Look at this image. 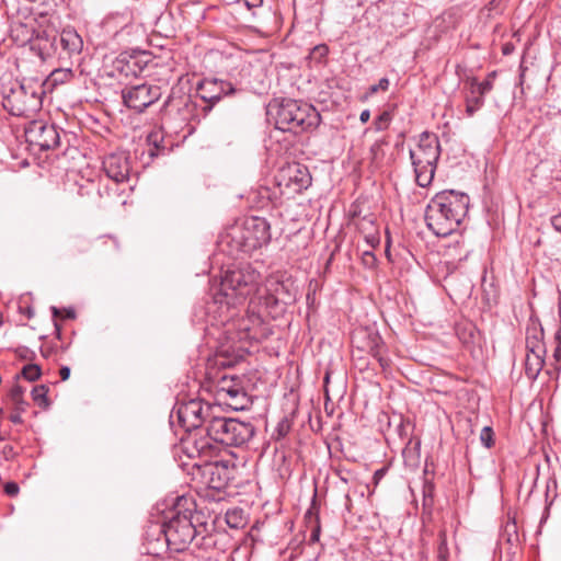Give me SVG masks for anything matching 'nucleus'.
<instances>
[{"instance_id": "f257e3e1", "label": "nucleus", "mask_w": 561, "mask_h": 561, "mask_svg": "<svg viewBox=\"0 0 561 561\" xmlns=\"http://www.w3.org/2000/svg\"><path fill=\"white\" fill-rule=\"evenodd\" d=\"M195 513V502L190 496H178L169 516L158 527L159 537L151 542L148 550L151 554H160V548L172 552H182L188 548L194 538L206 531V524Z\"/></svg>"}, {"instance_id": "f03ea898", "label": "nucleus", "mask_w": 561, "mask_h": 561, "mask_svg": "<svg viewBox=\"0 0 561 561\" xmlns=\"http://www.w3.org/2000/svg\"><path fill=\"white\" fill-rule=\"evenodd\" d=\"M261 274L252 265L244 264L228 268L221 276L218 291L213 296V306L221 310L222 322L229 320L231 307L259 296Z\"/></svg>"}, {"instance_id": "7ed1b4c3", "label": "nucleus", "mask_w": 561, "mask_h": 561, "mask_svg": "<svg viewBox=\"0 0 561 561\" xmlns=\"http://www.w3.org/2000/svg\"><path fill=\"white\" fill-rule=\"evenodd\" d=\"M469 196L456 191L437 193L428 203L425 220L430 230L438 237L451 234L466 217Z\"/></svg>"}, {"instance_id": "20e7f679", "label": "nucleus", "mask_w": 561, "mask_h": 561, "mask_svg": "<svg viewBox=\"0 0 561 561\" xmlns=\"http://www.w3.org/2000/svg\"><path fill=\"white\" fill-rule=\"evenodd\" d=\"M271 240V227L265 218L248 217L241 224L231 226L220 237V247L230 255L251 253Z\"/></svg>"}, {"instance_id": "39448f33", "label": "nucleus", "mask_w": 561, "mask_h": 561, "mask_svg": "<svg viewBox=\"0 0 561 561\" xmlns=\"http://www.w3.org/2000/svg\"><path fill=\"white\" fill-rule=\"evenodd\" d=\"M321 116L314 106L296 100H283L276 108L275 125L283 131L300 134L319 126Z\"/></svg>"}, {"instance_id": "423d86ee", "label": "nucleus", "mask_w": 561, "mask_h": 561, "mask_svg": "<svg viewBox=\"0 0 561 561\" xmlns=\"http://www.w3.org/2000/svg\"><path fill=\"white\" fill-rule=\"evenodd\" d=\"M439 156L438 137L427 131L422 133L415 148L410 150L415 181L421 187H426L432 183Z\"/></svg>"}, {"instance_id": "0eeeda50", "label": "nucleus", "mask_w": 561, "mask_h": 561, "mask_svg": "<svg viewBox=\"0 0 561 561\" xmlns=\"http://www.w3.org/2000/svg\"><path fill=\"white\" fill-rule=\"evenodd\" d=\"M291 286V283L271 276L260 286L259 296L251 300V305L261 306L266 316L277 318L285 311L287 305L295 301Z\"/></svg>"}, {"instance_id": "6e6552de", "label": "nucleus", "mask_w": 561, "mask_h": 561, "mask_svg": "<svg viewBox=\"0 0 561 561\" xmlns=\"http://www.w3.org/2000/svg\"><path fill=\"white\" fill-rule=\"evenodd\" d=\"M206 434L226 446H242L254 435V426L250 422L224 416H211L206 425Z\"/></svg>"}, {"instance_id": "1a4fd4ad", "label": "nucleus", "mask_w": 561, "mask_h": 561, "mask_svg": "<svg viewBox=\"0 0 561 561\" xmlns=\"http://www.w3.org/2000/svg\"><path fill=\"white\" fill-rule=\"evenodd\" d=\"M2 106L14 116H27L41 107L42 101L36 92L28 93L26 88L11 79L0 81Z\"/></svg>"}, {"instance_id": "9d476101", "label": "nucleus", "mask_w": 561, "mask_h": 561, "mask_svg": "<svg viewBox=\"0 0 561 561\" xmlns=\"http://www.w3.org/2000/svg\"><path fill=\"white\" fill-rule=\"evenodd\" d=\"M216 407L204 402L201 399H191L181 402L176 408V415L179 424L186 431L191 432L208 424L211 416H215Z\"/></svg>"}, {"instance_id": "9b49d317", "label": "nucleus", "mask_w": 561, "mask_h": 561, "mask_svg": "<svg viewBox=\"0 0 561 561\" xmlns=\"http://www.w3.org/2000/svg\"><path fill=\"white\" fill-rule=\"evenodd\" d=\"M275 183L282 194L301 193L311 184V175L308 168L298 162H291L278 169Z\"/></svg>"}, {"instance_id": "f8f14e48", "label": "nucleus", "mask_w": 561, "mask_h": 561, "mask_svg": "<svg viewBox=\"0 0 561 561\" xmlns=\"http://www.w3.org/2000/svg\"><path fill=\"white\" fill-rule=\"evenodd\" d=\"M217 397L233 410H243L250 403V399L236 376H222L217 385Z\"/></svg>"}, {"instance_id": "ddd939ff", "label": "nucleus", "mask_w": 561, "mask_h": 561, "mask_svg": "<svg viewBox=\"0 0 561 561\" xmlns=\"http://www.w3.org/2000/svg\"><path fill=\"white\" fill-rule=\"evenodd\" d=\"M160 96L161 92L157 85L146 83L125 88L122 91L124 104L139 113L144 112L148 106L157 102Z\"/></svg>"}, {"instance_id": "4468645a", "label": "nucleus", "mask_w": 561, "mask_h": 561, "mask_svg": "<svg viewBox=\"0 0 561 561\" xmlns=\"http://www.w3.org/2000/svg\"><path fill=\"white\" fill-rule=\"evenodd\" d=\"M25 137L30 145L45 151L55 149L59 145V133L57 128L41 121H34L25 129Z\"/></svg>"}, {"instance_id": "2eb2a0df", "label": "nucleus", "mask_w": 561, "mask_h": 561, "mask_svg": "<svg viewBox=\"0 0 561 561\" xmlns=\"http://www.w3.org/2000/svg\"><path fill=\"white\" fill-rule=\"evenodd\" d=\"M197 466L202 467L203 482L208 489L221 491L227 488L232 473L229 461L217 460Z\"/></svg>"}, {"instance_id": "dca6fc26", "label": "nucleus", "mask_w": 561, "mask_h": 561, "mask_svg": "<svg viewBox=\"0 0 561 561\" xmlns=\"http://www.w3.org/2000/svg\"><path fill=\"white\" fill-rule=\"evenodd\" d=\"M182 449L188 458H199L206 463L216 456L218 446L208 434L199 437L197 434H190L182 440Z\"/></svg>"}, {"instance_id": "f3484780", "label": "nucleus", "mask_w": 561, "mask_h": 561, "mask_svg": "<svg viewBox=\"0 0 561 561\" xmlns=\"http://www.w3.org/2000/svg\"><path fill=\"white\" fill-rule=\"evenodd\" d=\"M197 92L203 101L209 103L205 110L210 111L213 105L221 100L224 95L234 92L233 85L224 80L205 79L197 85Z\"/></svg>"}, {"instance_id": "a211bd4d", "label": "nucleus", "mask_w": 561, "mask_h": 561, "mask_svg": "<svg viewBox=\"0 0 561 561\" xmlns=\"http://www.w3.org/2000/svg\"><path fill=\"white\" fill-rule=\"evenodd\" d=\"M266 316L261 306L251 305L249 301L248 314L239 321V330L245 332V337L251 340H260L265 336V327L263 317Z\"/></svg>"}, {"instance_id": "6ab92c4d", "label": "nucleus", "mask_w": 561, "mask_h": 561, "mask_svg": "<svg viewBox=\"0 0 561 561\" xmlns=\"http://www.w3.org/2000/svg\"><path fill=\"white\" fill-rule=\"evenodd\" d=\"M103 169L113 181L121 183L128 180L130 173L129 158L125 152H115L105 157Z\"/></svg>"}, {"instance_id": "aec40b11", "label": "nucleus", "mask_w": 561, "mask_h": 561, "mask_svg": "<svg viewBox=\"0 0 561 561\" xmlns=\"http://www.w3.org/2000/svg\"><path fill=\"white\" fill-rule=\"evenodd\" d=\"M59 44L65 53L72 55L81 51L83 42L73 28H64L59 34Z\"/></svg>"}, {"instance_id": "412c9836", "label": "nucleus", "mask_w": 561, "mask_h": 561, "mask_svg": "<svg viewBox=\"0 0 561 561\" xmlns=\"http://www.w3.org/2000/svg\"><path fill=\"white\" fill-rule=\"evenodd\" d=\"M367 350L368 353L379 363L382 369H386L389 366L390 360L382 355L383 342L377 333L368 334Z\"/></svg>"}, {"instance_id": "4be33fe9", "label": "nucleus", "mask_w": 561, "mask_h": 561, "mask_svg": "<svg viewBox=\"0 0 561 561\" xmlns=\"http://www.w3.org/2000/svg\"><path fill=\"white\" fill-rule=\"evenodd\" d=\"M545 354H537L527 352L525 358V374L530 380H535L541 371L545 359Z\"/></svg>"}, {"instance_id": "5701e85b", "label": "nucleus", "mask_w": 561, "mask_h": 561, "mask_svg": "<svg viewBox=\"0 0 561 561\" xmlns=\"http://www.w3.org/2000/svg\"><path fill=\"white\" fill-rule=\"evenodd\" d=\"M484 104V95L478 93L474 88L470 87V93L466 96V112L468 116H472Z\"/></svg>"}, {"instance_id": "b1692460", "label": "nucleus", "mask_w": 561, "mask_h": 561, "mask_svg": "<svg viewBox=\"0 0 561 561\" xmlns=\"http://www.w3.org/2000/svg\"><path fill=\"white\" fill-rule=\"evenodd\" d=\"M306 519L308 520L309 525H310V530H311V534H310V542H317L319 541V538H320V533H321V527H320V522H319V517L318 515H314L311 510H309L307 513H306Z\"/></svg>"}, {"instance_id": "393cba45", "label": "nucleus", "mask_w": 561, "mask_h": 561, "mask_svg": "<svg viewBox=\"0 0 561 561\" xmlns=\"http://www.w3.org/2000/svg\"><path fill=\"white\" fill-rule=\"evenodd\" d=\"M47 393H48V388L45 385L36 386L32 390V399L39 407L47 408L49 404Z\"/></svg>"}, {"instance_id": "a878e982", "label": "nucleus", "mask_w": 561, "mask_h": 561, "mask_svg": "<svg viewBox=\"0 0 561 561\" xmlns=\"http://www.w3.org/2000/svg\"><path fill=\"white\" fill-rule=\"evenodd\" d=\"M24 389L15 385L11 388L9 392L10 400L15 404L16 409L20 411H24V405L26 404L23 399Z\"/></svg>"}, {"instance_id": "bb28decb", "label": "nucleus", "mask_w": 561, "mask_h": 561, "mask_svg": "<svg viewBox=\"0 0 561 561\" xmlns=\"http://www.w3.org/2000/svg\"><path fill=\"white\" fill-rule=\"evenodd\" d=\"M526 348L529 353L545 354L546 348L542 341L537 335H527L526 337Z\"/></svg>"}, {"instance_id": "cd10ccee", "label": "nucleus", "mask_w": 561, "mask_h": 561, "mask_svg": "<svg viewBox=\"0 0 561 561\" xmlns=\"http://www.w3.org/2000/svg\"><path fill=\"white\" fill-rule=\"evenodd\" d=\"M22 376L28 381H35L41 377V368L36 364H28L23 367Z\"/></svg>"}, {"instance_id": "c85d7f7f", "label": "nucleus", "mask_w": 561, "mask_h": 561, "mask_svg": "<svg viewBox=\"0 0 561 561\" xmlns=\"http://www.w3.org/2000/svg\"><path fill=\"white\" fill-rule=\"evenodd\" d=\"M226 522L231 528H239L242 523V513L239 510L228 511L226 514Z\"/></svg>"}, {"instance_id": "c756f323", "label": "nucleus", "mask_w": 561, "mask_h": 561, "mask_svg": "<svg viewBox=\"0 0 561 561\" xmlns=\"http://www.w3.org/2000/svg\"><path fill=\"white\" fill-rule=\"evenodd\" d=\"M438 537H439L438 558L440 559V561H446L449 556L446 530L445 529L440 530Z\"/></svg>"}, {"instance_id": "7c9ffc66", "label": "nucleus", "mask_w": 561, "mask_h": 561, "mask_svg": "<svg viewBox=\"0 0 561 561\" xmlns=\"http://www.w3.org/2000/svg\"><path fill=\"white\" fill-rule=\"evenodd\" d=\"M470 87L474 88L476 91L482 95L489 93L493 88V82L490 79H485L482 82H479L477 79H471Z\"/></svg>"}, {"instance_id": "2f4dec72", "label": "nucleus", "mask_w": 561, "mask_h": 561, "mask_svg": "<svg viewBox=\"0 0 561 561\" xmlns=\"http://www.w3.org/2000/svg\"><path fill=\"white\" fill-rule=\"evenodd\" d=\"M72 76L73 75L70 69H57L51 72L50 79L55 84H57L70 80Z\"/></svg>"}, {"instance_id": "473e14b6", "label": "nucleus", "mask_w": 561, "mask_h": 561, "mask_svg": "<svg viewBox=\"0 0 561 561\" xmlns=\"http://www.w3.org/2000/svg\"><path fill=\"white\" fill-rule=\"evenodd\" d=\"M391 118L392 117L389 112H382L374 122L376 130L381 131L387 129L390 125Z\"/></svg>"}, {"instance_id": "72a5a7b5", "label": "nucleus", "mask_w": 561, "mask_h": 561, "mask_svg": "<svg viewBox=\"0 0 561 561\" xmlns=\"http://www.w3.org/2000/svg\"><path fill=\"white\" fill-rule=\"evenodd\" d=\"M328 53H329L328 46L322 44V45L314 46L312 48L309 57L311 60L321 62V60L327 57Z\"/></svg>"}, {"instance_id": "f704fd0d", "label": "nucleus", "mask_w": 561, "mask_h": 561, "mask_svg": "<svg viewBox=\"0 0 561 561\" xmlns=\"http://www.w3.org/2000/svg\"><path fill=\"white\" fill-rule=\"evenodd\" d=\"M480 439L485 447L490 448L493 445L492 428L489 426L483 427L480 434Z\"/></svg>"}, {"instance_id": "c9c22d12", "label": "nucleus", "mask_w": 561, "mask_h": 561, "mask_svg": "<svg viewBox=\"0 0 561 561\" xmlns=\"http://www.w3.org/2000/svg\"><path fill=\"white\" fill-rule=\"evenodd\" d=\"M389 79L388 78H381L377 84H374L369 88L368 93L375 94L379 91H387L389 89Z\"/></svg>"}, {"instance_id": "e433bc0d", "label": "nucleus", "mask_w": 561, "mask_h": 561, "mask_svg": "<svg viewBox=\"0 0 561 561\" xmlns=\"http://www.w3.org/2000/svg\"><path fill=\"white\" fill-rule=\"evenodd\" d=\"M554 341H556V348H554L553 355L558 362H561V329L556 333Z\"/></svg>"}, {"instance_id": "4c0bfd02", "label": "nucleus", "mask_w": 561, "mask_h": 561, "mask_svg": "<svg viewBox=\"0 0 561 561\" xmlns=\"http://www.w3.org/2000/svg\"><path fill=\"white\" fill-rule=\"evenodd\" d=\"M19 491H20V488H19L18 483H15V482H7L4 484V492L9 496L18 495Z\"/></svg>"}, {"instance_id": "58836bf2", "label": "nucleus", "mask_w": 561, "mask_h": 561, "mask_svg": "<svg viewBox=\"0 0 561 561\" xmlns=\"http://www.w3.org/2000/svg\"><path fill=\"white\" fill-rule=\"evenodd\" d=\"M21 31H22V32H25V35H26V36H25V38L23 39V42H27V41H30V39H31V31L26 27V25L19 23V24H16V25L12 28V32H13V33H14V32H16V33H18V35H16L18 37H19V33H21Z\"/></svg>"}, {"instance_id": "ea45409f", "label": "nucleus", "mask_w": 561, "mask_h": 561, "mask_svg": "<svg viewBox=\"0 0 561 561\" xmlns=\"http://www.w3.org/2000/svg\"><path fill=\"white\" fill-rule=\"evenodd\" d=\"M386 140H377L374 142V145L370 148L371 153L374 154V158H377L379 151L381 150L382 146L386 145Z\"/></svg>"}, {"instance_id": "a19ab883", "label": "nucleus", "mask_w": 561, "mask_h": 561, "mask_svg": "<svg viewBox=\"0 0 561 561\" xmlns=\"http://www.w3.org/2000/svg\"><path fill=\"white\" fill-rule=\"evenodd\" d=\"M47 41H50V48H51V51H53V53H57V51H58V45H60V44H59V35L54 34V35L51 36V38H48V37H47Z\"/></svg>"}, {"instance_id": "79ce46f5", "label": "nucleus", "mask_w": 561, "mask_h": 561, "mask_svg": "<svg viewBox=\"0 0 561 561\" xmlns=\"http://www.w3.org/2000/svg\"><path fill=\"white\" fill-rule=\"evenodd\" d=\"M248 9H255L262 5L263 0H242Z\"/></svg>"}, {"instance_id": "37998d69", "label": "nucleus", "mask_w": 561, "mask_h": 561, "mask_svg": "<svg viewBox=\"0 0 561 561\" xmlns=\"http://www.w3.org/2000/svg\"><path fill=\"white\" fill-rule=\"evenodd\" d=\"M551 224L557 231L561 232V213L551 218Z\"/></svg>"}, {"instance_id": "c03bdc74", "label": "nucleus", "mask_w": 561, "mask_h": 561, "mask_svg": "<svg viewBox=\"0 0 561 561\" xmlns=\"http://www.w3.org/2000/svg\"><path fill=\"white\" fill-rule=\"evenodd\" d=\"M385 473H386L385 468H381L374 473V481L376 484L379 483V481L383 478Z\"/></svg>"}, {"instance_id": "a18cd8bd", "label": "nucleus", "mask_w": 561, "mask_h": 561, "mask_svg": "<svg viewBox=\"0 0 561 561\" xmlns=\"http://www.w3.org/2000/svg\"><path fill=\"white\" fill-rule=\"evenodd\" d=\"M21 412H22V411H20V410H19V412H18V413H13V414H11V415H10V421H11L12 423H14V424H21V423L23 422L22 416H21Z\"/></svg>"}, {"instance_id": "49530a36", "label": "nucleus", "mask_w": 561, "mask_h": 561, "mask_svg": "<svg viewBox=\"0 0 561 561\" xmlns=\"http://www.w3.org/2000/svg\"><path fill=\"white\" fill-rule=\"evenodd\" d=\"M59 374H60L61 380H67L70 376V368L67 366H64L60 368Z\"/></svg>"}, {"instance_id": "de8ad7c7", "label": "nucleus", "mask_w": 561, "mask_h": 561, "mask_svg": "<svg viewBox=\"0 0 561 561\" xmlns=\"http://www.w3.org/2000/svg\"><path fill=\"white\" fill-rule=\"evenodd\" d=\"M370 118V112L368 110H364L360 115H359V119L362 123H367Z\"/></svg>"}, {"instance_id": "09e8293b", "label": "nucleus", "mask_w": 561, "mask_h": 561, "mask_svg": "<svg viewBox=\"0 0 561 561\" xmlns=\"http://www.w3.org/2000/svg\"><path fill=\"white\" fill-rule=\"evenodd\" d=\"M366 239L367 242L370 243L373 247H375V244L379 242L378 238H376L375 236L367 237Z\"/></svg>"}, {"instance_id": "8fccbe9b", "label": "nucleus", "mask_w": 561, "mask_h": 561, "mask_svg": "<svg viewBox=\"0 0 561 561\" xmlns=\"http://www.w3.org/2000/svg\"><path fill=\"white\" fill-rule=\"evenodd\" d=\"M135 65H136V61H133V62L127 61V62L125 64L126 72H128V71H133V66H135Z\"/></svg>"}, {"instance_id": "3c124183", "label": "nucleus", "mask_w": 561, "mask_h": 561, "mask_svg": "<svg viewBox=\"0 0 561 561\" xmlns=\"http://www.w3.org/2000/svg\"><path fill=\"white\" fill-rule=\"evenodd\" d=\"M51 312H53L54 318L61 316V312L57 307H51Z\"/></svg>"}, {"instance_id": "603ef678", "label": "nucleus", "mask_w": 561, "mask_h": 561, "mask_svg": "<svg viewBox=\"0 0 561 561\" xmlns=\"http://www.w3.org/2000/svg\"><path fill=\"white\" fill-rule=\"evenodd\" d=\"M66 318L72 319L75 318V311L73 310H66Z\"/></svg>"}, {"instance_id": "864d4df0", "label": "nucleus", "mask_w": 561, "mask_h": 561, "mask_svg": "<svg viewBox=\"0 0 561 561\" xmlns=\"http://www.w3.org/2000/svg\"><path fill=\"white\" fill-rule=\"evenodd\" d=\"M158 137V134H150L148 136V141H151L153 138H157Z\"/></svg>"}, {"instance_id": "5fc2aeb1", "label": "nucleus", "mask_w": 561, "mask_h": 561, "mask_svg": "<svg viewBox=\"0 0 561 561\" xmlns=\"http://www.w3.org/2000/svg\"><path fill=\"white\" fill-rule=\"evenodd\" d=\"M495 77V72H491L486 79H490L493 82V79Z\"/></svg>"}, {"instance_id": "6e6d98bb", "label": "nucleus", "mask_w": 561, "mask_h": 561, "mask_svg": "<svg viewBox=\"0 0 561 561\" xmlns=\"http://www.w3.org/2000/svg\"><path fill=\"white\" fill-rule=\"evenodd\" d=\"M55 328H56V331H57V335L58 337L60 336V328L57 323H55Z\"/></svg>"}, {"instance_id": "4d7b16f0", "label": "nucleus", "mask_w": 561, "mask_h": 561, "mask_svg": "<svg viewBox=\"0 0 561 561\" xmlns=\"http://www.w3.org/2000/svg\"><path fill=\"white\" fill-rule=\"evenodd\" d=\"M64 2H66L68 5L71 4L75 0H62Z\"/></svg>"}, {"instance_id": "13d9d810", "label": "nucleus", "mask_w": 561, "mask_h": 561, "mask_svg": "<svg viewBox=\"0 0 561 561\" xmlns=\"http://www.w3.org/2000/svg\"><path fill=\"white\" fill-rule=\"evenodd\" d=\"M121 64H123V59L117 60V65H121Z\"/></svg>"}, {"instance_id": "bf43d9fd", "label": "nucleus", "mask_w": 561, "mask_h": 561, "mask_svg": "<svg viewBox=\"0 0 561 561\" xmlns=\"http://www.w3.org/2000/svg\"><path fill=\"white\" fill-rule=\"evenodd\" d=\"M27 314H28V317H32L33 312L32 311H27Z\"/></svg>"}, {"instance_id": "052dcab7", "label": "nucleus", "mask_w": 561, "mask_h": 561, "mask_svg": "<svg viewBox=\"0 0 561 561\" xmlns=\"http://www.w3.org/2000/svg\"><path fill=\"white\" fill-rule=\"evenodd\" d=\"M2 413H3V409H2V408H0V415H1Z\"/></svg>"}]
</instances>
